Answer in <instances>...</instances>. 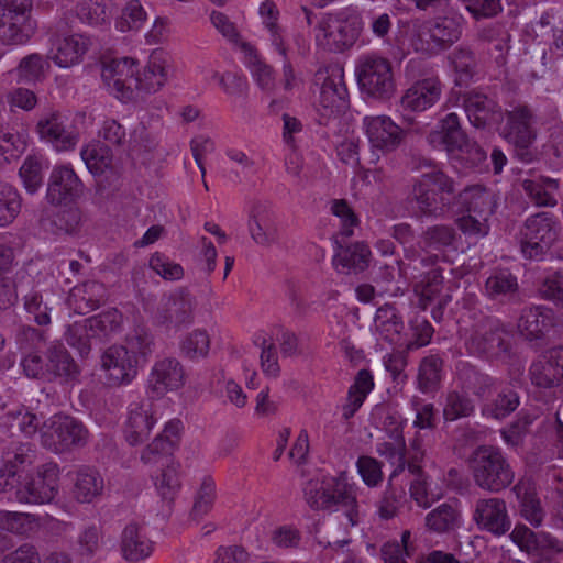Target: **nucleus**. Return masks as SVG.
<instances>
[{"mask_svg": "<svg viewBox=\"0 0 563 563\" xmlns=\"http://www.w3.org/2000/svg\"><path fill=\"white\" fill-rule=\"evenodd\" d=\"M358 486L351 482L345 472L336 476L309 479L303 487V498L312 510L341 511L345 517L342 525L347 528L358 525Z\"/></svg>", "mask_w": 563, "mask_h": 563, "instance_id": "nucleus-1", "label": "nucleus"}, {"mask_svg": "<svg viewBox=\"0 0 563 563\" xmlns=\"http://www.w3.org/2000/svg\"><path fill=\"white\" fill-rule=\"evenodd\" d=\"M454 192V180L442 170L433 169L412 180L408 202L416 206L418 216L438 218L448 211Z\"/></svg>", "mask_w": 563, "mask_h": 563, "instance_id": "nucleus-2", "label": "nucleus"}, {"mask_svg": "<svg viewBox=\"0 0 563 563\" xmlns=\"http://www.w3.org/2000/svg\"><path fill=\"white\" fill-rule=\"evenodd\" d=\"M467 465L474 484L489 493L506 489L515 479V472L506 455L492 445L476 448L470 455Z\"/></svg>", "mask_w": 563, "mask_h": 563, "instance_id": "nucleus-3", "label": "nucleus"}, {"mask_svg": "<svg viewBox=\"0 0 563 563\" xmlns=\"http://www.w3.org/2000/svg\"><path fill=\"white\" fill-rule=\"evenodd\" d=\"M505 118L501 136L514 146L521 162L532 163L537 159V151L532 147L537 139L533 111L527 104H517L506 110Z\"/></svg>", "mask_w": 563, "mask_h": 563, "instance_id": "nucleus-4", "label": "nucleus"}, {"mask_svg": "<svg viewBox=\"0 0 563 563\" xmlns=\"http://www.w3.org/2000/svg\"><path fill=\"white\" fill-rule=\"evenodd\" d=\"M362 30L360 16L327 14L314 27L317 45L329 52H343L357 41Z\"/></svg>", "mask_w": 563, "mask_h": 563, "instance_id": "nucleus-5", "label": "nucleus"}, {"mask_svg": "<svg viewBox=\"0 0 563 563\" xmlns=\"http://www.w3.org/2000/svg\"><path fill=\"white\" fill-rule=\"evenodd\" d=\"M356 77L361 90L377 99H388L396 90L391 63L379 55L361 57L356 65Z\"/></svg>", "mask_w": 563, "mask_h": 563, "instance_id": "nucleus-6", "label": "nucleus"}, {"mask_svg": "<svg viewBox=\"0 0 563 563\" xmlns=\"http://www.w3.org/2000/svg\"><path fill=\"white\" fill-rule=\"evenodd\" d=\"M59 467L56 463H45L34 473L19 476L15 498L20 503L42 505L51 503L58 494Z\"/></svg>", "mask_w": 563, "mask_h": 563, "instance_id": "nucleus-7", "label": "nucleus"}, {"mask_svg": "<svg viewBox=\"0 0 563 563\" xmlns=\"http://www.w3.org/2000/svg\"><path fill=\"white\" fill-rule=\"evenodd\" d=\"M40 434L43 446L55 453L84 446L89 438L88 430L80 421L62 415H55L46 420Z\"/></svg>", "mask_w": 563, "mask_h": 563, "instance_id": "nucleus-8", "label": "nucleus"}, {"mask_svg": "<svg viewBox=\"0 0 563 563\" xmlns=\"http://www.w3.org/2000/svg\"><path fill=\"white\" fill-rule=\"evenodd\" d=\"M343 77V69L338 65L321 66L316 71L313 82L320 86L318 107L321 115L336 117L347 109L349 93Z\"/></svg>", "mask_w": 563, "mask_h": 563, "instance_id": "nucleus-9", "label": "nucleus"}, {"mask_svg": "<svg viewBox=\"0 0 563 563\" xmlns=\"http://www.w3.org/2000/svg\"><path fill=\"white\" fill-rule=\"evenodd\" d=\"M560 223L550 212H538L530 216L521 230V250L529 258L544 254L555 242Z\"/></svg>", "mask_w": 563, "mask_h": 563, "instance_id": "nucleus-10", "label": "nucleus"}, {"mask_svg": "<svg viewBox=\"0 0 563 563\" xmlns=\"http://www.w3.org/2000/svg\"><path fill=\"white\" fill-rule=\"evenodd\" d=\"M470 354L497 358L509 352V334L495 319H484L477 323L465 341Z\"/></svg>", "mask_w": 563, "mask_h": 563, "instance_id": "nucleus-11", "label": "nucleus"}, {"mask_svg": "<svg viewBox=\"0 0 563 563\" xmlns=\"http://www.w3.org/2000/svg\"><path fill=\"white\" fill-rule=\"evenodd\" d=\"M195 299L184 290L175 291L162 298L154 322L166 332H178L194 323Z\"/></svg>", "mask_w": 563, "mask_h": 563, "instance_id": "nucleus-12", "label": "nucleus"}, {"mask_svg": "<svg viewBox=\"0 0 563 563\" xmlns=\"http://www.w3.org/2000/svg\"><path fill=\"white\" fill-rule=\"evenodd\" d=\"M247 231L251 240L260 247L271 249L280 242L277 216L268 202L255 201L247 212Z\"/></svg>", "mask_w": 563, "mask_h": 563, "instance_id": "nucleus-13", "label": "nucleus"}, {"mask_svg": "<svg viewBox=\"0 0 563 563\" xmlns=\"http://www.w3.org/2000/svg\"><path fill=\"white\" fill-rule=\"evenodd\" d=\"M35 132L41 141L51 144L57 152L74 151L79 142V134L69 130L66 118L59 110L53 108L38 115Z\"/></svg>", "mask_w": 563, "mask_h": 563, "instance_id": "nucleus-14", "label": "nucleus"}, {"mask_svg": "<svg viewBox=\"0 0 563 563\" xmlns=\"http://www.w3.org/2000/svg\"><path fill=\"white\" fill-rule=\"evenodd\" d=\"M137 62L132 57H122L106 63L101 77L107 89L123 103L135 101L134 78Z\"/></svg>", "mask_w": 563, "mask_h": 563, "instance_id": "nucleus-15", "label": "nucleus"}, {"mask_svg": "<svg viewBox=\"0 0 563 563\" xmlns=\"http://www.w3.org/2000/svg\"><path fill=\"white\" fill-rule=\"evenodd\" d=\"M428 142L433 148L443 150L448 153L474 150L478 159L484 158V152L477 145L470 142L461 128L459 115L454 112L448 113L439 122L437 129L429 133Z\"/></svg>", "mask_w": 563, "mask_h": 563, "instance_id": "nucleus-16", "label": "nucleus"}, {"mask_svg": "<svg viewBox=\"0 0 563 563\" xmlns=\"http://www.w3.org/2000/svg\"><path fill=\"white\" fill-rule=\"evenodd\" d=\"M169 68V56L162 49L153 51L143 68H136L135 101L140 95L150 96L162 90L168 81Z\"/></svg>", "mask_w": 563, "mask_h": 563, "instance_id": "nucleus-17", "label": "nucleus"}, {"mask_svg": "<svg viewBox=\"0 0 563 563\" xmlns=\"http://www.w3.org/2000/svg\"><path fill=\"white\" fill-rule=\"evenodd\" d=\"M48 58L59 68H70L84 60L91 40L82 34L54 33L49 38Z\"/></svg>", "mask_w": 563, "mask_h": 563, "instance_id": "nucleus-18", "label": "nucleus"}, {"mask_svg": "<svg viewBox=\"0 0 563 563\" xmlns=\"http://www.w3.org/2000/svg\"><path fill=\"white\" fill-rule=\"evenodd\" d=\"M101 369L112 385L131 383L137 374V358L124 345L107 347L100 356Z\"/></svg>", "mask_w": 563, "mask_h": 563, "instance_id": "nucleus-19", "label": "nucleus"}, {"mask_svg": "<svg viewBox=\"0 0 563 563\" xmlns=\"http://www.w3.org/2000/svg\"><path fill=\"white\" fill-rule=\"evenodd\" d=\"M363 129L373 148L395 151L404 141L405 131L387 115H366Z\"/></svg>", "mask_w": 563, "mask_h": 563, "instance_id": "nucleus-20", "label": "nucleus"}, {"mask_svg": "<svg viewBox=\"0 0 563 563\" xmlns=\"http://www.w3.org/2000/svg\"><path fill=\"white\" fill-rule=\"evenodd\" d=\"M84 184L69 164L56 165L51 172L46 198L52 205L74 201L82 194Z\"/></svg>", "mask_w": 563, "mask_h": 563, "instance_id": "nucleus-21", "label": "nucleus"}, {"mask_svg": "<svg viewBox=\"0 0 563 563\" xmlns=\"http://www.w3.org/2000/svg\"><path fill=\"white\" fill-rule=\"evenodd\" d=\"M185 368L175 357H165L152 367L148 387L152 394L161 397L168 391L181 388L185 384Z\"/></svg>", "mask_w": 563, "mask_h": 563, "instance_id": "nucleus-22", "label": "nucleus"}, {"mask_svg": "<svg viewBox=\"0 0 563 563\" xmlns=\"http://www.w3.org/2000/svg\"><path fill=\"white\" fill-rule=\"evenodd\" d=\"M473 519L482 529L495 534H505L511 526L504 499L497 497L478 499Z\"/></svg>", "mask_w": 563, "mask_h": 563, "instance_id": "nucleus-23", "label": "nucleus"}, {"mask_svg": "<svg viewBox=\"0 0 563 563\" xmlns=\"http://www.w3.org/2000/svg\"><path fill=\"white\" fill-rule=\"evenodd\" d=\"M442 82L437 75L415 81L401 97V106L421 112L433 107L441 98Z\"/></svg>", "mask_w": 563, "mask_h": 563, "instance_id": "nucleus-24", "label": "nucleus"}, {"mask_svg": "<svg viewBox=\"0 0 563 563\" xmlns=\"http://www.w3.org/2000/svg\"><path fill=\"white\" fill-rule=\"evenodd\" d=\"M530 379L540 388H552L563 383V346L548 351L530 366Z\"/></svg>", "mask_w": 563, "mask_h": 563, "instance_id": "nucleus-25", "label": "nucleus"}, {"mask_svg": "<svg viewBox=\"0 0 563 563\" xmlns=\"http://www.w3.org/2000/svg\"><path fill=\"white\" fill-rule=\"evenodd\" d=\"M154 542L148 538L144 526L129 522L122 530L120 550L124 560L139 563L150 558L154 551Z\"/></svg>", "mask_w": 563, "mask_h": 563, "instance_id": "nucleus-26", "label": "nucleus"}, {"mask_svg": "<svg viewBox=\"0 0 563 563\" xmlns=\"http://www.w3.org/2000/svg\"><path fill=\"white\" fill-rule=\"evenodd\" d=\"M415 292L418 296V306L426 310L429 306L434 305L437 309L432 310L435 318L437 312L448 305L451 295L443 292V277L439 268L428 272L415 286Z\"/></svg>", "mask_w": 563, "mask_h": 563, "instance_id": "nucleus-27", "label": "nucleus"}, {"mask_svg": "<svg viewBox=\"0 0 563 563\" xmlns=\"http://www.w3.org/2000/svg\"><path fill=\"white\" fill-rule=\"evenodd\" d=\"M385 429L393 442H380L377 444V453L396 465L391 477L402 472L406 466V441L404 437L402 422L394 416H388L384 422Z\"/></svg>", "mask_w": 563, "mask_h": 563, "instance_id": "nucleus-28", "label": "nucleus"}, {"mask_svg": "<svg viewBox=\"0 0 563 563\" xmlns=\"http://www.w3.org/2000/svg\"><path fill=\"white\" fill-rule=\"evenodd\" d=\"M107 299L104 285L97 280H87L74 286L67 297V303L78 314H87L98 309Z\"/></svg>", "mask_w": 563, "mask_h": 563, "instance_id": "nucleus-29", "label": "nucleus"}, {"mask_svg": "<svg viewBox=\"0 0 563 563\" xmlns=\"http://www.w3.org/2000/svg\"><path fill=\"white\" fill-rule=\"evenodd\" d=\"M156 419L150 404H135L130 408L125 439L131 445H137L148 439Z\"/></svg>", "mask_w": 563, "mask_h": 563, "instance_id": "nucleus-30", "label": "nucleus"}, {"mask_svg": "<svg viewBox=\"0 0 563 563\" xmlns=\"http://www.w3.org/2000/svg\"><path fill=\"white\" fill-rule=\"evenodd\" d=\"M104 493V479L93 468H79L74 478L71 488L73 498L80 504H92L100 499Z\"/></svg>", "mask_w": 563, "mask_h": 563, "instance_id": "nucleus-31", "label": "nucleus"}, {"mask_svg": "<svg viewBox=\"0 0 563 563\" xmlns=\"http://www.w3.org/2000/svg\"><path fill=\"white\" fill-rule=\"evenodd\" d=\"M463 107L472 125L484 128L499 117L500 108L486 95L470 91L463 98Z\"/></svg>", "mask_w": 563, "mask_h": 563, "instance_id": "nucleus-32", "label": "nucleus"}, {"mask_svg": "<svg viewBox=\"0 0 563 563\" xmlns=\"http://www.w3.org/2000/svg\"><path fill=\"white\" fill-rule=\"evenodd\" d=\"M519 500V512L521 517L533 527H540L544 519V510L537 496L534 484L530 479H520L514 487Z\"/></svg>", "mask_w": 563, "mask_h": 563, "instance_id": "nucleus-33", "label": "nucleus"}, {"mask_svg": "<svg viewBox=\"0 0 563 563\" xmlns=\"http://www.w3.org/2000/svg\"><path fill=\"white\" fill-rule=\"evenodd\" d=\"M404 321L394 306L384 305L377 309L374 330L383 340L394 345H404Z\"/></svg>", "mask_w": 563, "mask_h": 563, "instance_id": "nucleus-34", "label": "nucleus"}, {"mask_svg": "<svg viewBox=\"0 0 563 563\" xmlns=\"http://www.w3.org/2000/svg\"><path fill=\"white\" fill-rule=\"evenodd\" d=\"M371 261V250L363 242L339 246L333 257V265L339 273H360L366 269Z\"/></svg>", "mask_w": 563, "mask_h": 563, "instance_id": "nucleus-35", "label": "nucleus"}, {"mask_svg": "<svg viewBox=\"0 0 563 563\" xmlns=\"http://www.w3.org/2000/svg\"><path fill=\"white\" fill-rule=\"evenodd\" d=\"M554 324L553 312L547 307L525 308L518 320V330L526 338L539 339Z\"/></svg>", "mask_w": 563, "mask_h": 563, "instance_id": "nucleus-36", "label": "nucleus"}, {"mask_svg": "<svg viewBox=\"0 0 563 563\" xmlns=\"http://www.w3.org/2000/svg\"><path fill=\"white\" fill-rule=\"evenodd\" d=\"M521 186L528 198L537 207H555L558 205L554 196L560 187L558 179L541 175L532 176L522 179Z\"/></svg>", "mask_w": 563, "mask_h": 563, "instance_id": "nucleus-37", "label": "nucleus"}, {"mask_svg": "<svg viewBox=\"0 0 563 563\" xmlns=\"http://www.w3.org/2000/svg\"><path fill=\"white\" fill-rule=\"evenodd\" d=\"M36 21H22L11 16H0V45L23 46L35 35Z\"/></svg>", "mask_w": 563, "mask_h": 563, "instance_id": "nucleus-38", "label": "nucleus"}, {"mask_svg": "<svg viewBox=\"0 0 563 563\" xmlns=\"http://www.w3.org/2000/svg\"><path fill=\"white\" fill-rule=\"evenodd\" d=\"M154 485L162 501L170 508L181 489L180 464L176 461L164 464L154 477Z\"/></svg>", "mask_w": 563, "mask_h": 563, "instance_id": "nucleus-39", "label": "nucleus"}, {"mask_svg": "<svg viewBox=\"0 0 563 563\" xmlns=\"http://www.w3.org/2000/svg\"><path fill=\"white\" fill-rule=\"evenodd\" d=\"M460 203L465 213L489 219L494 213L496 201L494 195L481 186L464 189L460 196Z\"/></svg>", "mask_w": 563, "mask_h": 563, "instance_id": "nucleus-40", "label": "nucleus"}, {"mask_svg": "<svg viewBox=\"0 0 563 563\" xmlns=\"http://www.w3.org/2000/svg\"><path fill=\"white\" fill-rule=\"evenodd\" d=\"M47 378H73L78 374V367L62 344L51 345L46 353Z\"/></svg>", "mask_w": 563, "mask_h": 563, "instance_id": "nucleus-41", "label": "nucleus"}, {"mask_svg": "<svg viewBox=\"0 0 563 563\" xmlns=\"http://www.w3.org/2000/svg\"><path fill=\"white\" fill-rule=\"evenodd\" d=\"M463 19L460 15L442 16L430 26V38L437 48H446L455 43L462 34Z\"/></svg>", "mask_w": 563, "mask_h": 563, "instance_id": "nucleus-42", "label": "nucleus"}, {"mask_svg": "<svg viewBox=\"0 0 563 563\" xmlns=\"http://www.w3.org/2000/svg\"><path fill=\"white\" fill-rule=\"evenodd\" d=\"M443 360L439 355H428L420 361L417 375L418 388L423 394L439 390L442 382Z\"/></svg>", "mask_w": 563, "mask_h": 563, "instance_id": "nucleus-43", "label": "nucleus"}, {"mask_svg": "<svg viewBox=\"0 0 563 563\" xmlns=\"http://www.w3.org/2000/svg\"><path fill=\"white\" fill-rule=\"evenodd\" d=\"M34 450L30 443H14L3 453L0 477L13 478L25 466L32 464Z\"/></svg>", "mask_w": 563, "mask_h": 563, "instance_id": "nucleus-44", "label": "nucleus"}, {"mask_svg": "<svg viewBox=\"0 0 563 563\" xmlns=\"http://www.w3.org/2000/svg\"><path fill=\"white\" fill-rule=\"evenodd\" d=\"M211 338L205 329H194L179 340V354L189 361H199L208 357Z\"/></svg>", "mask_w": 563, "mask_h": 563, "instance_id": "nucleus-45", "label": "nucleus"}, {"mask_svg": "<svg viewBox=\"0 0 563 563\" xmlns=\"http://www.w3.org/2000/svg\"><path fill=\"white\" fill-rule=\"evenodd\" d=\"M48 55L31 53L24 56L18 67L16 74L21 81L27 84L42 82L51 70Z\"/></svg>", "mask_w": 563, "mask_h": 563, "instance_id": "nucleus-46", "label": "nucleus"}, {"mask_svg": "<svg viewBox=\"0 0 563 563\" xmlns=\"http://www.w3.org/2000/svg\"><path fill=\"white\" fill-rule=\"evenodd\" d=\"M459 509L448 503L441 504L426 516V527L437 533L454 530L460 525Z\"/></svg>", "mask_w": 563, "mask_h": 563, "instance_id": "nucleus-47", "label": "nucleus"}, {"mask_svg": "<svg viewBox=\"0 0 563 563\" xmlns=\"http://www.w3.org/2000/svg\"><path fill=\"white\" fill-rule=\"evenodd\" d=\"M80 156L93 175H102L112 167L113 155L106 144L90 143L81 148Z\"/></svg>", "mask_w": 563, "mask_h": 563, "instance_id": "nucleus-48", "label": "nucleus"}, {"mask_svg": "<svg viewBox=\"0 0 563 563\" xmlns=\"http://www.w3.org/2000/svg\"><path fill=\"white\" fill-rule=\"evenodd\" d=\"M84 321L91 330L92 335L101 340L120 331L123 322V316L118 309L111 308L96 316L89 317Z\"/></svg>", "mask_w": 563, "mask_h": 563, "instance_id": "nucleus-49", "label": "nucleus"}, {"mask_svg": "<svg viewBox=\"0 0 563 563\" xmlns=\"http://www.w3.org/2000/svg\"><path fill=\"white\" fill-rule=\"evenodd\" d=\"M41 527L40 518L26 512L0 511V528L15 534L30 536Z\"/></svg>", "mask_w": 563, "mask_h": 563, "instance_id": "nucleus-50", "label": "nucleus"}, {"mask_svg": "<svg viewBox=\"0 0 563 563\" xmlns=\"http://www.w3.org/2000/svg\"><path fill=\"white\" fill-rule=\"evenodd\" d=\"M517 291V278L507 269L494 272L485 283V292L493 300L510 297Z\"/></svg>", "mask_w": 563, "mask_h": 563, "instance_id": "nucleus-51", "label": "nucleus"}, {"mask_svg": "<svg viewBox=\"0 0 563 563\" xmlns=\"http://www.w3.org/2000/svg\"><path fill=\"white\" fill-rule=\"evenodd\" d=\"M455 235V230L451 225L434 224L421 233L419 244L422 249L443 250L453 244Z\"/></svg>", "mask_w": 563, "mask_h": 563, "instance_id": "nucleus-52", "label": "nucleus"}, {"mask_svg": "<svg viewBox=\"0 0 563 563\" xmlns=\"http://www.w3.org/2000/svg\"><path fill=\"white\" fill-rule=\"evenodd\" d=\"M475 406L465 391L451 390L446 394L443 416L448 421L470 417Z\"/></svg>", "mask_w": 563, "mask_h": 563, "instance_id": "nucleus-53", "label": "nucleus"}, {"mask_svg": "<svg viewBox=\"0 0 563 563\" xmlns=\"http://www.w3.org/2000/svg\"><path fill=\"white\" fill-rule=\"evenodd\" d=\"M21 207L22 199L19 191L7 183H0V227L13 222Z\"/></svg>", "mask_w": 563, "mask_h": 563, "instance_id": "nucleus-54", "label": "nucleus"}, {"mask_svg": "<svg viewBox=\"0 0 563 563\" xmlns=\"http://www.w3.org/2000/svg\"><path fill=\"white\" fill-rule=\"evenodd\" d=\"M462 387L465 390L472 391L479 398H485L490 395L494 387V380L488 375L479 373L473 367H465L460 374Z\"/></svg>", "mask_w": 563, "mask_h": 563, "instance_id": "nucleus-55", "label": "nucleus"}, {"mask_svg": "<svg viewBox=\"0 0 563 563\" xmlns=\"http://www.w3.org/2000/svg\"><path fill=\"white\" fill-rule=\"evenodd\" d=\"M245 51H250L249 66L251 73L260 86V88L266 92H273L275 89V78L273 68L263 62L258 55L254 52L251 46L243 44Z\"/></svg>", "mask_w": 563, "mask_h": 563, "instance_id": "nucleus-56", "label": "nucleus"}, {"mask_svg": "<svg viewBox=\"0 0 563 563\" xmlns=\"http://www.w3.org/2000/svg\"><path fill=\"white\" fill-rule=\"evenodd\" d=\"M24 189L33 195L43 185V165L38 157L27 156L19 169Z\"/></svg>", "mask_w": 563, "mask_h": 563, "instance_id": "nucleus-57", "label": "nucleus"}, {"mask_svg": "<svg viewBox=\"0 0 563 563\" xmlns=\"http://www.w3.org/2000/svg\"><path fill=\"white\" fill-rule=\"evenodd\" d=\"M97 339L82 320L74 322L67 328L65 340L69 346L76 349L81 356H87L91 351V341Z\"/></svg>", "mask_w": 563, "mask_h": 563, "instance_id": "nucleus-58", "label": "nucleus"}, {"mask_svg": "<svg viewBox=\"0 0 563 563\" xmlns=\"http://www.w3.org/2000/svg\"><path fill=\"white\" fill-rule=\"evenodd\" d=\"M216 496L214 481L210 476L203 477L195 497L191 516L195 519L206 516L212 509Z\"/></svg>", "mask_w": 563, "mask_h": 563, "instance_id": "nucleus-59", "label": "nucleus"}, {"mask_svg": "<svg viewBox=\"0 0 563 563\" xmlns=\"http://www.w3.org/2000/svg\"><path fill=\"white\" fill-rule=\"evenodd\" d=\"M450 64L454 68L457 85L466 84L474 74L475 59L473 53L465 48H456L449 56Z\"/></svg>", "mask_w": 563, "mask_h": 563, "instance_id": "nucleus-60", "label": "nucleus"}, {"mask_svg": "<svg viewBox=\"0 0 563 563\" xmlns=\"http://www.w3.org/2000/svg\"><path fill=\"white\" fill-rule=\"evenodd\" d=\"M408 470L410 473L417 475L409 488L410 497L419 507L429 508L434 503L435 498L431 497L428 493L427 476L422 472L420 465L408 463Z\"/></svg>", "mask_w": 563, "mask_h": 563, "instance_id": "nucleus-61", "label": "nucleus"}, {"mask_svg": "<svg viewBox=\"0 0 563 563\" xmlns=\"http://www.w3.org/2000/svg\"><path fill=\"white\" fill-rule=\"evenodd\" d=\"M146 21V12L139 0H131L126 3L117 21V29L121 32L139 30Z\"/></svg>", "mask_w": 563, "mask_h": 563, "instance_id": "nucleus-62", "label": "nucleus"}, {"mask_svg": "<svg viewBox=\"0 0 563 563\" xmlns=\"http://www.w3.org/2000/svg\"><path fill=\"white\" fill-rule=\"evenodd\" d=\"M172 444L165 442L164 437H156L152 443H150L142 452L141 460L145 464H159L164 467V464L174 461L172 459Z\"/></svg>", "mask_w": 563, "mask_h": 563, "instance_id": "nucleus-63", "label": "nucleus"}, {"mask_svg": "<svg viewBox=\"0 0 563 563\" xmlns=\"http://www.w3.org/2000/svg\"><path fill=\"white\" fill-rule=\"evenodd\" d=\"M125 347H128L131 355L137 358L139 364L140 360L145 362L153 353L154 339L151 333L144 330H139L128 336Z\"/></svg>", "mask_w": 563, "mask_h": 563, "instance_id": "nucleus-64", "label": "nucleus"}]
</instances>
